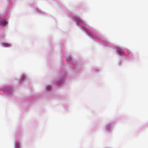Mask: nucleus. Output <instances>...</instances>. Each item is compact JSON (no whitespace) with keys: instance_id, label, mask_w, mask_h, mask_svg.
<instances>
[{"instance_id":"f257e3e1","label":"nucleus","mask_w":148,"mask_h":148,"mask_svg":"<svg viewBox=\"0 0 148 148\" xmlns=\"http://www.w3.org/2000/svg\"><path fill=\"white\" fill-rule=\"evenodd\" d=\"M0 25H1L3 26H5L7 24V22L6 21L4 20H3L0 21Z\"/></svg>"},{"instance_id":"f03ea898","label":"nucleus","mask_w":148,"mask_h":148,"mask_svg":"<svg viewBox=\"0 0 148 148\" xmlns=\"http://www.w3.org/2000/svg\"><path fill=\"white\" fill-rule=\"evenodd\" d=\"M117 51L119 54H121L123 53V51L121 48H118L117 49Z\"/></svg>"},{"instance_id":"7ed1b4c3","label":"nucleus","mask_w":148,"mask_h":148,"mask_svg":"<svg viewBox=\"0 0 148 148\" xmlns=\"http://www.w3.org/2000/svg\"><path fill=\"white\" fill-rule=\"evenodd\" d=\"M47 90L48 91L50 90L51 89V86H47Z\"/></svg>"},{"instance_id":"20e7f679","label":"nucleus","mask_w":148,"mask_h":148,"mask_svg":"<svg viewBox=\"0 0 148 148\" xmlns=\"http://www.w3.org/2000/svg\"><path fill=\"white\" fill-rule=\"evenodd\" d=\"M3 45L5 47H8L10 46V45L8 43H4Z\"/></svg>"},{"instance_id":"39448f33","label":"nucleus","mask_w":148,"mask_h":148,"mask_svg":"<svg viewBox=\"0 0 148 148\" xmlns=\"http://www.w3.org/2000/svg\"><path fill=\"white\" fill-rule=\"evenodd\" d=\"M16 148H19V145L18 144H16Z\"/></svg>"}]
</instances>
